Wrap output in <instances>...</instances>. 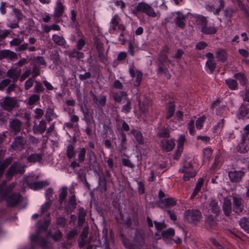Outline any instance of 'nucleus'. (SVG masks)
I'll return each instance as SVG.
<instances>
[{"instance_id":"1","label":"nucleus","mask_w":249,"mask_h":249,"mask_svg":"<svg viewBox=\"0 0 249 249\" xmlns=\"http://www.w3.org/2000/svg\"><path fill=\"white\" fill-rule=\"evenodd\" d=\"M24 41V36H20L19 35H17L16 37L14 38L10 42V45L12 46H18L16 51L17 52L24 51L28 50L29 52H34L36 51V48L35 46H29L26 43H22Z\"/></svg>"},{"instance_id":"2","label":"nucleus","mask_w":249,"mask_h":249,"mask_svg":"<svg viewBox=\"0 0 249 249\" xmlns=\"http://www.w3.org/2000/svg\"><path fill=\"white\" fill-rule=\"evenodd\" d=\"M25 166L18 162H13L7 170L5 174L6 178L9 180L15 174H22L24 172Z\"/></svg>"},{"instance_id":"3","label":"nucleus","mask_w":249,"mask_h":249,"mask_svg":"<svg viewBox=\"0 0 249 249\" xmlns=\"http://www.w3.org/2000/svg\"><path fill=\"white\" fill-rule=\"evenodd\" d=\"M17 104V101L13 97L6 96L1 99L0 106L4 110L10 111L15 108Z\"/></svg>"},{"instance_id":"4","label":"nucleus","mask_w":249,"mask_h":249,"mask_svg":"<svg viewBox=\"0 0 249 249\" xmlns=\"http://www.w3.org/2000/svg\"><path fill=\"white\" fill-rule=\"evenodd\" d=\"M26 143V138L22 136H16L13 140L10 147L14 151L19 152L25 148Z\"/></svg>"},{"instance_id":"5","label":"nucleus","mask_w":249,"mask_h":249,"mask_svg":"<svg viewBox=\"0 0 249 249\" xmlns=\"http://www.w3.org/2000/svg\"><path fill=\"white\" fill-rule=\"evenodd\" d=\"M87 160L89 169L97 173L99 165L97 161V157L95 153L91 150H89L88 151Z\"/></svg>"},{"instance_id":"6","label":"nucleus","mask_w":249,"mask_h":249,"mask_svg":"<svg viewBox=\"0 0 249 249\" xmlns=\"http://www.w3.org/2000/svg\"><path fill=\"white\" fill-rule=\"evenodd\" d=\"M5 154V150L3 148H0V178L2 176L5 168L12 161L13 158L9 157L3 160Z\"/></svg>"},{"instance_id":"7","label":"nucleus","mask_w":249,"mask_h":249,"mask_svg":"<svg viewBox=\"0 0 249 249\" xmlns=\"http://www.w3.org/2000/svg\"><path fill=\"white\" fill-rule=\"evenodd\" d=\"M144 236L140 231H137L135 233L134 240L129 249H141L144 245Z\"/></svg>"},{"instance_id":"8","label":"nucleus","mask_w":249,"mask_h":249,"mask_svg":"<svg viewBox=\"0 0 249 249\" xmlns=\"http://www.w3.org/2000/svg\"><path fill=\"white\" fill-rule=\"evenodd\" d=\"M184 216L190 222L199 221L202 218L201 212L197 210H189L185 212Z\"/></svg>"},{"instance_id":"9","label":"nucleus","mask_w":249,"mask_h":249,"mask_svg":"<svg viewBox=\"0 0 249 249\" xmlns=\"http://www.w3.org/2000/svg\"><path fill=\"white\" fill-rule=\"evenodd\" d=\"M31 240L32 242L36 241L42 249H52V245L47 241L44 238L40 236L38 233L36 235H31Z\"/></svg>"},{"instance_id":"10","label":"nucleus","mask_w":249,"mask_h":249,"mask_svg":"<svg viewBox=\"0 0 249 249\" xmlns=\"http://www.w3.org/2000/svg\"><path fill=\"white\" fill-rule=\"evenodd\" d=\"M233 211L237 214L240 215L244 209L243 199L237 196H232Z\"/></svg>"},{"instance_id":"11","label":"nucleus","mask_w":249,"mask_h":249,"mask_svg":"<svg viewBox=\"0 0 249 249\" xmlns=\"http://www.w3.org/2000/svg\"><path fill=\"white\" fill-rule=\"evenodd\" d=\"M11 80L10 79H4L0 81V90L3 91L6 89V92L7 94H10L12 91H13L17 85L15 83L10 84Z\"/></svg>"},{"instance_id":"12","label":"nucleus","mask_w":249,"mask_h":249,"mask_svg":"<svg viewBox=\"0 0 249 249\" xmlns=\"http://www.w3.org/2000/svg\"><path fill=\"white\" fill-rule=\"evenodd\" d=\"M137 11L144 13L149 16L156 17V14L152 7L144 2L138 3L136 7Z\"/></svg>"},{"instance_id":"13","label":"nucleus","mask_w":249,"mask_h":249,"mask_svg":"<svg viewBox=\"0 0 249 249\" xmlns=\"http://www.w3.org/2000/svg\"><path fill=\"white\" fill-rule=\"evenodd\" d=\"M245 173L243 171H236L234 170L228 173V176L230 181L232 183H239L242 181Z\"/></svg>"},{"instance_id":"14","label":"nucleus","mask_w":249,"mask_h":249,"mask_svg":"<svg viewBox=\"0 0 249 249\" xmlns=\"http://www.w3.org/2000/svg\"><path fill=\"white\" fill-rule=\"evenodd\" d=\"M22 122L17 119H10L9 123L10 131L14 135H17L21 131Z\"/></svg>"},{"instance_id":"15","label":"nucleus","mask_w":249,"mask_h":249,"mask_svg":"<svg viewBox=\"0 0 249 249\" xmlns=\"http://www.w3.org/2000/svg\"><path fill=\"white\" fill-rule=\"evenodd\" d=\"M65 6L63 5L62 0H57L54 8L53 16L55 18V22H59V18L61 17L64 12Z\"/></svg>"},{"instance_id":"16","label":"nucleus","mask_w":249,"mask_h":249,"mask_svg":"<svg viewBox=\"0 0 249 249\" xmlns=\"http://www.w3.org/2000/svg\"><path fill=\"white\" fill-rule=\"evenodd\" d=\"M6 59L11 61H14L18 59V54L9 50H0V60Z\"/></svg>"},{"instance_id":"17","label":"nucleus","mask_w":249,"mask_h":249,"mask_svg":"<svg viewBox=\"0 0 249 249\" xmlns=\"http://www.w3.org/2000/svg\"><path fill=\"white\" fill-rule=\"evenodd\" d=\"M175 14L177 15V17L174 20L176 25L182 29H184L186 26V16L183 15L180 11L176 12Z\"/></svg>"},{"instance_id":"18","label":"nucleus","mask_w":249,"mask_h":249,"mask_svg":"<svg viewBox=\"0 0 249 249\" xmlns=\"http://www.w3.org/2000/svg\"><path fill=\"white\" fill-rule=\"evenodd\" d=\"M22 197L18 193H13L6 198L7 204L10 207H15L21 201Z\"/></svg>"},{"instance_id":"19","label":"nucleus","mask_w":249,"mask_h":249,"mask_svg":"<svg viewBox=\"0 0 249 249\" xmlns=\"http://www.w3.org/2000/svg\"><path fill=\"white\" fill-rule=\"evenodd\" d=\"M21 72V70H18L16 68H12L9 69L6 72V75L8 79H11L13 81V83L18 81Z\"/></svg>"},{"instance_id":"20","label":"nucleus","mask_w":249,"mask_h":249,"mask_svg":"<svg viewBox=\"0 0 249 249\" xmlns=\"http://www.w3.org/2000/svg\"><path fill=\"white\" fill-rule=\"evenodd\" d=\"M34 124L33 130L35 134H43L46 130V123L45 121H41L38 124L35 121L34 122Z\"/></svg>"},{"instance_id":"21","label":"nucleus","mask_w":249,"mask_h":249,"mask_svg":"<svg viewBox=\"0 0 249 249\" xmlns=\"http://www.w3.org/2000/svg\"><path fill=\"white\" fill-rule=\"evenodd\" d=\"M223 13L227 22H231V19L235 16L236 10L232 7H227L223 10Z\"/></svg>"},{"instance_id":"22","label":"nucleus","mask_w":249,"mask_h":249,"mask_svg":"<svg viewBox=\"0 0 249 249\" xmlns=\"http://www.w3.org/2000/svg\"><path fill=\"white\" fill-rule=\"evenodd\" d=\"M209 208L212 213L215 214L216 216H218L220 213L219 207L216 200L211 199L209 202Z\"/></svg>"},{"instance_id":"23","label":"nucleus","mask_w":249,"mask_h":249,"mask_svg":"<svg viewBox=\"0 0 249 249\" xmlns=\"http://www.w3.org/2000/svg\"><path fill=\"white\" fill-rule=\"evenodd\" d=\"M167 53H168V48L165 47L160 52L157 60V63H166L168 60L167 55Z\"/></svg>"},{"instance_id":"24","label":"nucleus","mask_w":249,"mask_h":249,"mask_svg":"<svg viewBox=\"0 0 249 249\" xmlns=\"http://www.w3.org/2000/svg\"><path fill=\"white\" fill-rule=\"evenodd\" d=\"M162 148L166 151H171L175 146L174 141L172 140H164L161 141Z\"/></svg>"},{"instance_id":"25","label":"nucleus","mask_w":249,"mask_h":249,"mask_svg":"<svg viewBox=\"0 0 249 249\" xmlns=\"http://www.w3.org/2000/svg\"><path fill=\"white\" fill-rule=\"evenodd\" d=\"M205 223L207 229H214L217 226L216 221L212 215H209L207 217Z\"/></svg>"},{"instance_id":"26","label":"nucleus","mask_w":249,"mask_h":249,"mask_svg":"<svg viewBox=\"0 0 249 249\" xmlns=\"http://www.w3.org/2000/svg\"><path fill=\"white\" fill-rule=\"evenodd\" d=\"M6 183V181H4L3 182V185L0 187V196L2 198L5 197L14 187V186L13 185H10L7 187H4V186Z\"/></svg>"},{"instance_id":"27","label":"nucleus","mask_w":249,"mask_h":249,"mask_svg":"<svg viewBox=\"0 0 249 249\" xmlns=\"http://www.w3.org/2000/svg\"><path fill=\"white\" fill-rule=\"evenodd\" d=\"M222 208L224 214L227 216H229L231 212V201L229 199H225Z\"/></svg>"},{"instance_id":"28","label":"nucleus","mask_w":249,"mask_h":249,"mask_svg":"<svg viewBox=\"0 0 249 249\" xmlns=\"http://www.w3.org/2000/svg\"><path fill=\"white\" fill-rule=\"evenodd\" d=\"M80 50L73 49L71 51L68 52V55L69 57L76 58L80 60L84 57V54L83 52H80Z\"/></svg>"},{"instance_id":"29","label":"nucleus","mask_w":249,"mask_h":249,"mask_svg":"<svg viewBox=\"0 0 249 249\" xmlns=\"http://www.w3.org/2000/svg\"><path fill=\"white\" fill-rule=\"evenodd\" d=\"M52 40L56 45L65 46L67 43L66 41L62 36L53 35L52 36Z\"/></svg>"},{"instance_id":"30","label":"nucleus","mask_w":249,"mask_h":249,"mask_svg":"<svg viewBox=\"0 0 249 249\" xmlns=\"http://www.w3.org/2000/svg\"><path fill=\"white\" fill-rule=\"evenodd\" d=\"M139 105L140 109L145 110V108H142V106L145 107L150 104V100L147 98L145 95H141L139 96L138 99Z\"/></svg>"},{"instance_id":"31","label":"nucleus","mask_w":249,"mask_h":249,"mask_svg":"<svg viewBox=\"0 0 249 249\" xmlns=\"http://www.w3.org/2000/svg\"><path fill=\"white\" fill-rule=\"evenodd\" d=\"M86 213L83 208H80L78 213V225L82 226L85 221Z\"/></svg>"},{"instance_id":"32","label":"nucleus","mask_w":249,"mask_h":249,"mask_svg":"<svg viewBox=\"0 0 249 249\" xmlns=\"http://www.w3.org/2000/svg\"><path fill=\"white\" fill-rule=\"evenodd\" d=\"M49 185V183L46 181H42L40 182H34L30 184L31 188L34 190H38L43 188V187L47 186Z\"/></svg>"},{"instance_id":"33","label":"nucleus","mask_w":249,"mask_h":249,"mask_svg":"<svg viewBox=\"0 0 249 249\" xmlns=\"http://www.w3.org/2000/svg\"><path fill=\"white\" fill-rule=\"evenodd\" d=\"M175 105L173 102H169L166 106L167 113L166 118L169 119L172 117L175 112Z\"/></svg>"},{"instance_id":"34","label":"nucleus","mask_w":249,"mask_h":249,"mask_svg":"<svg viewBox=\"0 0 249 249\" xmlns=\"http://www.w3.org/2000/svg\"><path fill=\"white\" fill-rule=\"evenodd\" d=\"M76 206V197L73 195L69 199L68 204L66 209L68 211H72L74 210Z\"/></svg>"},{"instance_id":"35","label":"nucleus","mask_w":249,"mask_h":249,"mask_svg":"<svg viewBox=\"0 0 249 249\" xmlns=\"http://www.w3.org/2000/svg\"><path fill=\"white\" fill-rule=\"evenodd\" d=\"M239 225L246 232L249 233V219L242 217L239 221Z\"/></svg>"},{"instance_id":"36","label":"nucleus","mask_w":249,"mask_h":249,"mask_svg":"<svg viewBox=\"0 0 249 249\" xmlns=\"http://www.w3.org/2000/svg\"><path fill=\"white\" fill-rule=\"evenodd\" d=\"M201 31L204 34L213 35L216 33L217 29L214 26L208 27L207 25H206L201 27Z\"/></svg>"},{"instance_id":"37","label":"nucleus","mask_w":249,"mask_h":249,"mask_svg":"<svg viewBox=\"0 0 249 249\" xmlns=\"http://www.w3.org/2000/svg\"><path fill=\"white\" fill-rule=\"evenodd\" d=\"M42 155L41 154H31L27 158V160L30 162L35 163L40 162L42 160Z\"/></svg>"},{"instance_id":"38","label":"nucleus","mask_w":249,"mask_h":249,"mask_svg":"<svg viewBox=\"0 0 249 249\" xmlns=\"http://www.w3.org/2000/svg\"><path fill=\"white\" fill-rule=\"evenodd\" d=\"M127 95V94L125 92L120 91L114 94V100L118 103H121L123 99L126 98Z\"/></svg>"},{"instance_id":"39","label":"nucleus","mask_w":249,"mask_h":249,"mask_svg":"<svg viewBox=\"0 0 249 249\" xmlns=\"http://www.w3.org/2000/svg\"><path fill=\"white\" fill-rule=\"evenodd\" d=\"M186 165H184L182 169L179 170L180 172L184 173L183 179L185 181L188 180L191 178H193L196 175L195 172L190 173L186 169Z\"/></svg>"},{"instance_id":"40","label":"nucleus","mask_w":249,"mask_h":249,"mask_svg":"<svg viewBox=\"0 0 249 249\" xmlns=\"http://www.w3.org/2000/svg\"><path fill=\"white\" fill-rule=\"evenodd\" d=\"M249 150V147L247 146L246 141L242 142L236 147V150L241 153H247Z\"/></svg>"},{"instance_id":"41","label":"nucleus","mask_w":249,"mask_h":249,"mask_svg":"<svg viewBox=\"0 0 249 249\" xmlns=\"http://www.w3.org/2000/svg\"><path fill=\"white\" fill-rule=\"evenodd\" d=\"M204 182V179L202 178H200L196 185V187L194 190L192 195L191 196V198L193 199L200 191Z\"/></svg>"},{"instance_id":"42","label":"nucleus","mask_w":249,"mask_h":249,"mask_svg":"<svg viewBox=\"0 0 249 249\" xmlns=\"http://www.w3.org/2000/svg\"><path fill=\"white\" fill-rule=\"evenodd\" d=\"M161 203L163 204L164 206L167 207L174 206L177 204L176 201L172 197L162 199Z\"/></svg>"},{"instance_id":"43","label":"nucleus","mask_w":249,"mask_h":249,"mask_svg":"<svg viewBox=\"0 0 249 249\" xmlns=\"http://www.w3.org/2000/svg\"><path fill=\"white\" fill-rule=\"evenodd\" d=\"M9 115L8 113L0 109V124L1 125L7 123L9 118Z\"/></svg>"},{"instance_id":"44","label":"nucleus","mask_w":249,"mask_h":249,"mask_svg":"<svg viewBox=\"0 0 249 249\" xmlns=\"http://www.w3.org/2000/svg\"><path fill=\"white\" fill-rule=\"evenodd\" d=\"M132 134L134 135L136 139V141L142 144L143 143V139L142 133L137 130H133L131 132Z\"/></svg>"},{"instance_id":"45","label":"nucleus","mask_w":249,"mask_h":249,"mask_svg":"<svg viewBox=\"0 0 249 249\" xmlns=\"http://www.w3.org/2000/svg\"><path fill=\"white\" fill-rule=\"evenodd\" d=\"M208 20L207 18L203 16L199 15L196 17V22L197 24L204 27L207 24Z\"/></svg>"},{"instance_id":"46","label":"nucleus","mask_w":249,"mask_h":249,"mask_svg":"<svg viewBox=\"0 0 249 249\" xmlns=\"http://www.w3.org/2000/svg\"><path fill=\"white\" fill-rule=\"evenodd\" d=\"M234 77L238 80L242 85L244 86L246 84L247 78L244 73L241 72L235 73Z\"/></svg>"},{"instance_id":"47","label":"nucleus","mask_w":249,"mask_h":249,"mask_svg":"<svg viewBox=\"0 0 249 249\" xmlns=\"http://www.w3.org/2000/svg\"><path fill=\"white\" fill-rule=\"evenodd\" d=\"M86 154V150L85 148L82 147L78 152V159L77 160L79 162H83L85 159Z\"/></svg>"},{"instance_id":"48","label":"nucleus","mask_w":249,"mask_h":249,"mask_svg":"<svg viewBox=\"0 0 249 249\" xmlns=\"http://www.w3.org/2000/svg\"><path fill=\"white\" fill-rule=\"evenodd\" d=\"M66 155L69 159H71L75 155V151L73 146L70 144L67 146Z\"/></svg>"},{"instance_id":"49","label":"nucleus","mask_w":249,"mask_h":249,"mask_svg":"<svg viewBox=\"0 0 249 249\" xmlns=\"http://www.w3.org/2000/svg\"><path fill=\"white\" fill-rule=\"evenodd\" d=\"M226 84L228 87L231 89H236L237 88V83L236 80L232 79H229L225 81Z\"/></svg>"},{"instance_id":"50","label":"nucleus","mask_w":249,"mask_h":249,"mask_svg":"<svg viewBox=\"0 0 249 249\" xmlns=\"http://www.w3.org/2000/svg\"><path fill=\"white\" fill-rule=\"evenodd\" d=\"M94 43L96 46L98 52L104 51L103 44L101 42L99 38L95 37L94 38Z\"/></svg>"},{"instance_id":"51","label":"nucleus","mask_w":249,"mask_h":249,"mask_svg":"<svg viewBox=\"0 0 249 249\" xmlns=\"http://www.w3.org/2000/svg\"><path fill=\"white\" fill-rule=\"evenodd\" d=\"M142 72L140 71H136V75L135 76V77H133L135 78V80L133 82L134 85L136 87H138L140 86L142 79Z\"/></svg>"},{"instance_id":"52","label":"nucleus","mask_w":249,"mask_h":249,"mask_svg":"<svg viewBox=\"0 0 249 249\" xmlns=\"http://www.w3.org/2000/svg\"><path fill=\"white\" fill-rule=\"evenodd\" d=\"M78 231L77 230L73 229L70 231L66 235V237L68 240H72L74 239L78 235Z\"/></svg>"},{"instance_id":"53","label":"nucleus","mask_w":249,"mask_h":249,"mask_svg":"<svg viewBox=\"0 0 249 249\" xmlns=\"http://www.w3.org/2000/svg\"><path fill=\"white\" fill-rule=\"evenodd\" d=\"M162 236L164 238H168L174 235L175 231L172 228H169L168 229L162 231Z\"/></svg>"},{"instance_id":"54","label":"nucleus","mask_w":249,"mask_h":249,"mask_svg":"<svg viewBox=\"0 0 249 249\" xmlns=\"http://www.w3.org/2000/svg\"><path fill=\"white\" fill-rule=\"evenodd\" d=\"M35 92L36 93H40L43 92L44 88H43L42 84L37 81H35V86L34 88Z\"/></svg>"},{"instance_id":"55","label":"nucleus","mask_w":249,"mask_h":249,"mask_svg":"<svg viewBox=\"0 0 249 249\" xmlns=\"http://www.w3.org/2000/svg\"><path fill=\"white\" fill-rule=\"evenodd\" d=\"M67 196V190L66 187L62 188L61 192L59 196V202L62 204Z\"/></svg>"},{"instance_id":"56","label":"nucleus","mask_w":249,"mask_h":249,"mask_svg":"<svg viewBox=\"0 0 249 249\" xmlns=\"http://www.w3.org/2000/svg\"><path fill=\"white\" fill-rule=\"evenodd\" d=\"M63 236L62 232L59 230H57L53 234L51 235L52 238L56 242L60 241Z\"/></svg>"},{"instance_id":"57","label":"nucleus","mask_w":249,"mask_h":249,"mask_svg":"<svg viewBox=\"0 0 249 249\" xmlns=\"http://www.w3.org/2000/svg\"><path fill=\"white\" fill-rule=\"evenodd\" d=\"M33 61L36 64L39 65H46V62L43 57L42 56H37L36 57H34L33 59Z\"/></svg>"},{"instance_id":"58","label":"nucleus","mask_w":249,"mask_h":249,"mask_svg":"<svg viewBox=\"0 0 249 249\" xmlns=\"http://www.w3.org/2000/svg\"><path fill=\"white\" fill-rule=\"evenodd\" d=\"M131 102L130 101H128L126 104L123 106L122 108V112L125 114H127L130 112L131 110Z\"/></svg>"},{"instance_id":"59","label":"nucleus","mask_w":249,"mask_h":249,"mask_svg":"<svg viewBox=\"0 0 249 249\" xmlns=\"http://www.w3.org/2000/svg\"><path fill=\"white\" fill-rule=\"evenodd\" d=\"M206 65L212 73L216 68V63L214 59L212 60H207Z\"/></svg>"},{"instance_id":"60","label":"nucleus","mask_w":249,"mask_h":249,"mask_svg":"<svg viewBox=\"0 0 249 249\" xmlns=\"http://www.w3.org/2000/svg\"><path fill=\"white\" fill-rule=\"evenodd\" d=\"M40 100V96L37 94H34L31 96L28 100V104L33 105Z\"/></svg>"},{"instance_id":"61","label":"nucleus","mask_w":249,"mask_h":249,"mask_svg":"<svg viewBox=\"0 0 249 249\" xmlns=\"http://www.w3.org/2000/svg\"><path fill=\"white\" fill-rule=\"evenodd\" d=\"M107 181L105 177H101L99 176V185L100 187L103 189L104 191L106 190Z\"/></svg>"},{"instance_id":"62","label":"nucleus","mask_w":249,"mask_h":249,"mask_svg":"<svg viewBox=\"0 0 249 249\" xmlns=\"http://www.w3.org/2000/svg\"><path fill=\"white\" fill-rule=\"evenodd\" d=\"M66 224V220L65 218L62 217V216H59L56 219V224L58 226L64 228L65 226V225Z\"/></svg>"},{"instance_id":"63","label":"nucleus","mask_w":249,"mask_h":249,"mask_svg":"<svg viewBox=\"0 0 249 249\" xmlns=\"http://www.w3.org/2000/svg\"><path fill=\"white\" fill-rule=\"evenodd\" d=\"M111 22L113 24V25L111 26L112 29L114 31H116L117 29V26L119 23L117 15H115L111 19Z\"/></svg>"},{"instance_id":"64","label":"nucleus","mask_w":249,"mask_h":249,"mask_svg":"<svg viewBox=\"0 0 249 249\" xmlns=\"http://www.w3.org/2000/svg\"><path fill=\"white\" fill-rule=\"evenodd\" d=\"M53 113L54 111L53 108H48L47 109L45 114V117L49 122H50L52 120V116L53 115Z\"/></svg>"}]
</instances>
